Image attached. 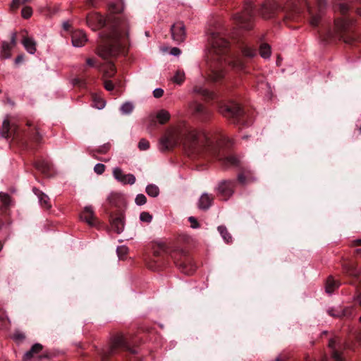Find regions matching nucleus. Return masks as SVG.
Here are the masks:
<instances>
[{"instance_id": "nucleus-1", "label": "nucleus", "mask_w": 361, "mask_h": 361, "mask_svg": "<svg viewBox=\"0 0 361 361\" xmlns=\"http://www.w3.org/2000/svg\"><path fill=\"white\" fill-rule=\"evenodd\" d=\"M232 141L223 133L210 135L192 128H172L160 138L159 149L162 152L178 147L185 155H207L213 158H236L228 154Z\"/></svg>"}, {"instance_id": "nucleus-2", "label": "nucleus", "mask_w": 361, "mask_h": 361, "mask_svg": "<svg viewBox=\"0 0 361 361\" xmlns=\"http://www.w3.org/2000/svg\"><path fill=\"white\" fill-rule=\"evenodd\" d=\"M87 25L92 30L104 27L99 33L97 54L104 59L125 52L129 47L128 23L123 16L104 18L99 13L93 12L86 17Z\"/></svg>"}, {"instance_id": "nucleus-3", "label": "nucleus", "mask_w": 361, "mask_h": 361, "mask_svg": "<svg viewBox=\"0 0 361 361\" xmlns=\"http://www.w3.org/2000/svg\"><path fill=\"white\" fill-rule=\"evenodd\" d=\"M334 9L341 16L335 19L334 30L329 26L322 23L320 13L315 14L309 9L310 25L314 28H318V33L324 42H327L336 37L346 44L354 45L357 40L355 20L350 16V6L345 2L338 1L334 4Z\"/></svg>"}, {"instance_id": "nucleus-4", "label": "nucleus", "mask_w": 361, "mask_h": 361, "mask_svg": "<svg viewBox=\"0 0 361 361\" xmlns=\"http://www.w3.org/2000/svg\"><path fill=\"white\" fill-rule=\"evenodd\" d=\"M208 42L210 45L208 58L211 61L208 79L215 83H223L226 80L225 67L243 71L244 62L233 56L230 50V42L219 32L212 31L209 33Z\"/></svg>"}, {"instance_id": "nucleus-5", "label": "nucleus", "mask_w": 361, "mask_h": 361, "mask_svg": "<svg viewBox=\"0 0 361 361\" xmlns=\"http://www.w3.org/2000/svg\"><path fill=\"white\" fill-rule=\"evenodd\" d=\"M172 259L176 267L183 274H192L196 266L188 252L180 248H172L164 243L158 244L153 248L152 255L145 259L147 267L154 271L162 270Z\"/></svg>"}, {"instance_id": "nucleus-6", "label": "nucleus", "mask_w": 361, "mask_h": 361, "mask_svg": "<svg viewBox=\"0 0 361 361\" xmlns=\"http://www.w3.org/2000/svg\"><path fill=\"white\" fill-rule=\"evenodd\" d=\"M0 134L6 139L11 137V147L20 150L34 149L42 140L37 126L30 121L23 128H19L6 118L3 121Z\"/></svg>"}, {"instance_id": "nucleus-7", "label": "nucleus", "mask_w": 361, "mask_h": 361, "mask_svg": "<svg viewBox=\"0 0 361 361\" xmlns=\"http://www.w3.org/2000/svg\"><path fill=\"white\" fill-rule=\"evenodd\" d=\"M282 13V19L284 23L290 27L295 28L292 23H299L302 17L299 8L295 5L288 6L282 8L281 6L275 0H266L259 9V15L264 19H272L279 18V13Z\"/></svg>"}, {"instance_id": "nucleus-8", "label": "nucleus", "mask_w": 361, "mask_h": 361, "mask_svg": "<svg viewBox=\"0 0 361 361\" xmlns=\"http://www.w3.org/2000/svg\"><path fill=\"white\" fill-rule=\"evenodd\" d=\"M106 201L108 204L103 205L104 212L108 215L111 229L121 233L125 226L126 201L121 195L114 193L108 197Z\"/></svg>"}, {"instance_id": "nucleus-9", "label": "nucleus", "mask_w": 361, "mask_h": 361, "mask_svg": "<svg viewBox=\"0 0 361 361\" xmlns=\"http://www.w3.org/2000/svg\"><path fill=\"white\" fill-rule=\"evenodd\" d=\"M219 112L228 118L231 122L240 127H247L252 123V112L242 107L241 105L234 101L220 104Z\"/></svg>"}, {"instance_id": "nucleus-10", "label": "nucleus", "mask_w": 361, "mask_h": 361, "mask_svg": "<svg viewBox=\"0 0 361 361\" xmlns=\"http://www.w3.org/2000/svg\"><path fill=\"white\" fill-rule=\"evenodd\" d=\"M192 93L194 100L190 104V109L193 116L202 122L209 121L212 117V111L198 102L197 99L201 98L207 102L215 99V94L200 85H195Z\"/></svg>"}, {"instance_id": "nucleus-11", "label": "nucleus", "mask_w": 361, "mask_h": 361, "mask_svg": "<svg viewBox=\"0 0 361 361\" xmlns=\"http://www.w3.org/2000/svg\"><path fill=\"white\" fill-rule=\"evenodd\" d=\"M133 345L134 342L130 341L124 335L117 334L111 337L107 349L101 350V359L102 361H109L111 356L120 352L135 354L137 351L133 348Z\"/></svg>"}, {"instance_id": "nucleus-12", "label": "nucleus", "mask_w": 361, "mask_h": 361, "mask_svg": "<svg viewBox=\"0 0 361 361\" xmlns=\"http://www.w3.org/2000/svg\"><path fill=\"white\" fill-rule=\"evenodd\" d=\"M343 272L348 278V283L355 287L356 300L361 307V272L352 263H345L343 265ZM359 321L361 322V317Z\"/></svg>"}, {"instance_id": "nucleus-13", "label": "nucleus", "mask_w": 361, "mask_h": 361, "mask_svg": "<svg viewBox=\"0 0 361 361\" xmlns=\"http://www.w3.org/2000/svg\"><path fill=\"white\" fill-rule=\"evenodd\" d=\"M255 9V7L253 3L246 4L244 11L242 13L235 15L236 23L245 30H251L253 27Z\"/></svg>"}, {"instance_id": "nucleus-14", "label": "nucleus", "mask_w": 361, "mask_h": 361, "mask_svg": "<svg viewBox=\"0 0 361 361\" xmlns=\"http://www.w3.org/2000/svg\"><path fill=\"white\" fill-rule=\"evenodd\" d=\"M217 166L222 170H228L231 169H239L240 172L238 175V181L241 185L247 184V174L245 169L241 167L240 159H218Z\"/></svg>"}, {"instance_id": "nucleus-15", "label": "nucleus", "mask_w": 361, "mask_h": 361, "mask_svg": "<svg viewBox=\"0 0 361 361\" xmlns=\"http://www.w3.org/2000/svg\"><path fill=\"white\" fill-rule=\"evenodd\" d=\"M236 182L234 180H223L216 187L217 196L220 200L226 201L234 193Z\"/></svg>"}, {"instance_id": "nucleus-16", "label": "nucleus", "mask_w": 361, "mask_h": 361, "mask_svg": "<svg viewBox=\"0 0 361 361\" xmlns=\"http://www.w3.org/2000/svg\"><path fill=\"white\" fill-rule=\"evenodd\" d=\"M172 38L174 41L182 42L184 41L186 34L185 27L183 22L178 21L171 27Z\"/></svg>"}, {"instance_id": "nucleus-17", "label": "nucleus", "mask_w": 361, "mask_h": 361, "mask_svg": "<svg viewBox=\"0 0 361 361\" xmlns=\"http://www.w3.org/2000/svg\"><path fill=\"white\" fill-rule=\"evenodd\" d=\"M329 348L331 349V357L334 361H345L341 351V345L337 344L334 338H331L329 341Z\"/></svg>"}, {"instance_id": "nucleus-18", "label": "nucleus", "mask_w": 361, "mask_h": 361, "mask_svg": "<svg viewBox=\"0 0 361 361\" xmlns=\"http://www.w3.org/2000/svg\"><path fill=\"white\" fill-rule=\"evenodd\" d=\"M183 164L197 171H204L209 167V161L207 159H187Z\"/></svg>"}, {"instance_id": "nucleus-19", "label": "nucleus", "mask_w": 361, "mask_h": 361, "mask_svg": "<svg viewBox=\"0 0 361 361\" xmlns=\"http://www.w3.org/2000/svg\"><path fill=\"white\" fill-rule=\"evenodd\" d=\"M32 165L45 175H49L51 170V164L48 159H33Z\"/></svg>"}, {"instance_id": "nucleus-20", "label": "nucleus", "mask_w": 361, "mask_h": 361, "mask_svg": "<svg viewBox=\"0 0 361 361\" xmlns=\"http://www.w3.org/2000/svg\"><path fill=\"white\" fill-rule=\"evenodd\" d=\"M114 176L116 179L123 183L133 185L135 182V177L133 174L129 173L125 175L119 168H116L114 170Z\"/></svg>"}, {"instance_id": "nucleus-21", "label": "nucleus", "mask_w": 361, "mask_h": 361, "mask_svg": "<svg viewBox=\"0 0 361 361\" xmlns=\"http://www.w3.org/2000/svg\"><path fill=\"white\" fill-rule=\"evenodd\" d=\"M94 81V78H90L84 75L81 77L74 78L73 80V85L80 89L87 90L89 86L91 85Z\"/></svg>"}, {"instance_id": "nucleus-22", "label": "nucleus", "mask_w": 361, "mask_h": 361, "mask_svg": "<svg viewBox=\"0 0 361 361\" xmlns=\"http://www.w3.org/2000/svg\"><path fill=\"white\" fill-rule=\"evenodd\" d=\"M214 196L208 193H204L200 197L197 207L202 210H207L212 204Z\"/></svg>"}, {"instance_id": "nucleus-23", "label": "nucleus", "mask_w": 361, "mask_h": 361, "mask_svg": "<svg viewBox=\"0 0 361 361\" xmlns=\"http://www.w3.org/2000/svg\"><path fill=\"white\" fill-rule=\"evenodd\" d=\"M0 200L2 203V205L0 207V212L1 214L6 216L8 214V211L11 205V197L7 193L1 192Z\"/></svg>"}, {"instance_id": "nucleus-24", "label": "nucleus", "mask_w": 361, "mask_h": 361, "mask_svg": "<svg viewBox=\"0 0 361 361\" xmlns=\"http://www.w3.org/2000/svg\"><path fill=\"white\" fill-rule=\"evenodd\" d=\"M71 38L73 45L78 47L83 46L87 41L85 34L81 30L74 32Z\"/></svg>"}, {"instance_id": "nucleus-25", "label": "nucleus", "mask_w": 361, "mask_h": 361, "mask_svg": "<svg viewBox=\"0 0 361 361\" xmlns=\"http://www.w3.org/2000/svg\"><path fill=\"white\" fill-rule=\"evenodd\" d=\"M80 219L90 226L94 224L95 218L91 207H85L83 212L80 214Z\"/></svg>"}, {"instance_id": "nucleus-26", "label": "nucleus", "mask_w": 361, "mask_h": 361, "mask_svg": "<svg viewBox=\"0 0 361 361\" xmlns=\"http://www.w3.org/2000/svg\"><path fill=\"white\" fill-rule=\"evenodd\" d=\"M123 9V4L122 0H116L115 2H109L108 4V10L111 14L110 16H115L114 14H118Z\"/></svg>"}, {"instance_id": "nucleus-27", "label": "nucleus", "mask_w": 361, "mask_h": 361, "mask_svg": "<svg viewBox=\"0 0 361 361\" xmlns=\"http://www.w3.org/2000/svg\"><path fill=\"white\" fill-rule=\"evenodd\" d=\"M43 348L40 343L34 344L30 350H28L23 356V361H31L35 354L39 353Z\"/></svg>"}, {"instance_id": "nucleus-28", "label": "nucleus", "mask_w": 361, "mask_h": 361, "mask_svg": "<svg viewBox=\"0 0 361 361\" xmlns=\"http://www.w3.org/2000/svg\"><path fill=\"white\" fill-rule=\"evenodd\" d=\"M22 44L25 47V49L30 54H34L36 51V42L35 40L27 36H23L22 39Z\"/></svg>"}, {"instance_id": "nucleus-29", "label": "nucleus", "mask_w": 361, "mask_h": 361, "mask_svg": "<svg viewBox=\"0 0 361 361\" xmlns=\"http://www.w3.org/2000/svg\"><path fill=\"white\" fill-rule=\"evenodd\" d=\"M339 286L340 283L335 281L331 276H330L326 280V291L328 293H331L335 289L338 288Z\"/></svg>"}, {"instance_id": "nucleus-30", "label": "nucleus", "mask_w": 361, "mask_h": 361, "mask_svg": "<svg viewBox=\"0 0 361 361\" xmlns=\"http://www.w3.org/2000/svg\"><path fill=\"white\" fill-rule=\"evenodd\" d=\"M170 118L169 112L164 109L160 110L157 114V119L161 125L166 123L170 120Z\"/></svg>"}, {"instance_id": "nucleus-31", "label": "nucleus", "mask_w": 361, "mask_h": 361, "mask_svg": "<svg viewBox=\"0 0 361 361\" xmlns=\"http://www.w3.org/2000/svg\"><path fill=\"white\" fill-rule=\"evenodd\" d=\"M271 54V49L267 43H262L259 46V54L264 59H268Z\"/></svg>"}, {"instance_id": "nucleus-32", "label": "nucleus", "mask_w": 361, "mask_h": 361, "mask_svg": "<svg viewBox=\"0 0 361 361\" xmlns=\"http://www.w3.org/2000/svg\"><path fill=\"white\" fill-rule=\"evenodd\" d=\"M11 49L12 47H11L9 43L6 42H3L1 46V57L2 59H8L11 55Z\"/></svg>"}, {"instance_id": "nucleus-33", "label": "nucleus", "mask_w": 361, "mask_h": 361, "mask_svg": "<svg viewBox=\"0 0 361 361\" xmlns=\"http://www.w3.org/2000/svg\"><path fill=\"white\" fill-rule=\"evenodd\" d=\"M92 106L98 109H102L105 106V101L95 94H92Z\"/></svg>"}, {"instance_id": "nucleus-34", "label": "nucleus", "mask_w": 361, "mask_h": 361, "mask_svg": "<svg viewBox=\"0 0 361 361\" xmlns=\"http://www.w3.org/2000/svg\"><path fill=\"white\" fill-rule=\"evenodd\" d=\"M185 76L184 71L183 70H177L175 75L171 80L173 82L180 85L185 81Z\"/></svg>"}, {"instance_id": "nucleus-35", "label": "nucleus", "mask_w": 361, "mask_h": 361, "mask_svg": "<svg viewBox=\"0 0 361 361\" xmlns=\"http://www.w3.org/2000/svg\"><path fill=\"white\" fill-rule=\"evenodd\" d=\"M146 192L148 195L156 197L159 194V188L154 184H149L146 188Z\"/></svg>"}, {"instance_id": "nucleus-36", "label": "nucleus", "mask_w": 361, "mask_h": 361, "mask_svg": "<svg viewBox=\"0 0 361 361\" xmlns=\"http://www.w3.org/2000/svg\"><path fill=\"white\" fill-rule=\"evenodd\" d=\"M116 73L114 64L111 62L108 63L106 69L104 71V77L112 78Z\"/></svg>"}, {"instance_id": "nucleus-37", "label": "nucleus", "mask_w": 361, "mask_h": 361, "mask_svg": "<svg viewBox=\"0 0 361 361\" xmlns=\"http://www.w3.org/2000/svg\"><path fill=\"white\" fill-rule=\"evenodd\" d=\"M217 229L218 231L220 233L221 235L222 236V238H224V240L226 243H229L231 240L232 237L231 234L228 233L226 226H219Z\"/></svg>"}, {"instance_id": "nucleus-38", "label": "nucleus", "mask_w": 361, "mask_h": 361, "mask_svg": "<svg viewBox=\"0 0 361 361\" xmlns=\"http://www.w3.org/2000/svg\"><path fill=\"white\" fill-rule=\"evenodd\" d=\"M9 325V319L6 312L0 310V328L7 329Z\"/></svg>"}, {"instance_id": "nucleus-39", "label": "nucleus", "mask_w": 361, "mask_h": 361, "mask_svg": "<svg viewBox=\"0 0 361 361\" xmlns=\"http://www.w3.org/2000/svg\"><path fill=\"white\" fill-rule=\"evenodd\" d=\"M241 51L245 56L250 57V58L255 56L257 53V51L255 49L250 47L247 45H244L242 47Z\"/></svg>"}, {"instance_id": "nucleus-40", "label": "nucleus", "mask_w": 361, "mask_h": 361, "mask_svg": "<svg viewBox=\"0 0 361 361\" xmlns=\"http://www.w3.org/2000/svg\"><path fill=\"white\" fill-rule=\"evenodd\" d=\"M354 316V308L353 307H341V318L350 319Z\"/></svg>"}, {"instance_id": "nucleus-41", "label": "nucleus", "mask_w": 361, "mask_h": 361, "mask_svg": "<svg viewBox=\"0 0 361 361\" xmlns=\"http://www.w3.org/2000/svg\"><path fill=\"white\" fill-rule=\"evenodd\" d=\"M39 201L43 207L46 209H49L51 207V204L49 203V198L46 194L43 193L42 195H41V196L39 197Z\"/></svg>"}, {"instance_id": "nucleus-42", "label": "nucleus", "mask_w": 361, "mask_h": 361, "mask_svg": "<svg viewBox=\"0 0 361 361\" xmlns=\"http://www.w3.org/2000/svg\"><path fill=\"white\" fill-rule=\"evenodd\" d=\"M133 105L131 103L126 102L121 106V111L123 114H129L133 111Z\"/></svg>"}, {"instance_id": "nucleus-43", "label": "nucleus", "mask_w": 361, "mask_h": 361, "mask_svg": "<svg viewBox=\"0 0 361 361\" xmlns=\"http://www.w3.org/2000/svg\"><path fill=\"white\" fill-rule=\"evenodd\" d=\"M109 148H110V145L109 144H105L103 146H102L99 148H98L97 149L93 150L92 156L96 157L97 156L96 154H95L96 152L98 153V154H104L106 153L109 150Z\"/></svg>"}, {"instance_id": "nucleus-44", "label": "nucleus", "mask_w": 361, "mask_h": 361, "mask_svg": "<svg viewBox=\"0 0 361 361\" xmlns=\"http://www.w3.org/2000/svg\"><path fill=\"white\" fill-rule=\"evenodd\" d=\"M140 219L141 221L150 223L152 220V216L147 212H142L140 213Z\"/></svg>"}, {"instance_id": "nucleus-45", "label": "nucleus", "mask_w": 361, "mask_h": 361, "mask_svg": "<svg viewBox=\"0 0 361 361\" xmlns=\"http://www.w3.org/2000/svg\"><path fill=\"white\" fill-rule=\"evenodd\" d=\"M117 255L120 259H123L128 252V248L126 246H119L116 250Z\"/></svg>"}, {"instance_id": "nucleus-46", "label": "nucleus", "mask_w": 361, "mask_h": 361, "mask_svg": "<svg viewBox=\"0 0 361 361\" xmlns=\"http://www.w3.org/2000/svg\"><path fill=\"white\" fill-rule=\"evenodd\" d=\"M32 14V9L31 7L25 6L23 8V9L21 11V15H22L23 18L27 19L31 17Z\"/></svg>"}, {"instance_id": "nucleus-47", "label": "nucleus", "mask_w": 361, "mask_h": 361, "mask_svg": "<svg viewBox=\"0 0 361 361\" xmlns=\"http://www.w3.org/2000/svg\"><path fill=\"white\" fill-rule=\"evenodd\" d=\"M31 0H13L11 4V9L12 10H16L18 8L20 5L21 4H25L27 3H29Z\"/></svg>"}, {"instance_id": "nucleus-48", "label": "nucleus", "mask_w": 361, "mask_h": 361, "mask_svg": "<svg viewBox=\"0 0 361 361\" xmlns=\"http://www.w3.org/2000/svg\"><path fill=\"white\" fill-rule=\"evenodd\" d=\"M138 147L140 150H146L149 147V142L145 138L140 140Z\"/></svg>"}, {"instance_id": "nucleus-49", "label": "nucleus", "mask_w": 361, "mask_h": 361, "mask_svg": "<svg viewBox=\"0 0 361 361\" xmlns=\"http://www.w3.org/2000/svg\"><path fill=\"white\" fill-rule=\"evenodd\" d=\"M135 201L137 205H143L147 202V197L143 194H138Z\"/></svg>"}, {"instance_id": "nucleus-50", "label": "nucleus", "mask_w": 361, "mask_h": 361, "mask_svg": "<svg viewBox=\"0 0 361 361\" xmlns=\"http://www.w3.org/2000/svg\"><path fill=\"white\" fill-rule=\"evenodd\" d=\"M329 314L334 317L341 318V307H339L336 309H331L329 310Z\"/></svg>"}, {"instance_id": "nucleus-51", "label": "nucleus", "mask_w": 361, "mask_h": 361, "mask_svg": "<svg viewBox=\"0 0 361 361\" xmlns=\"http://www.w3.org/2000/svg\"><path fill=\"white\" fill-rule=\"evenodd\" d=\"M316 1H317V5L318 7V9H319V12L321 13L322 11V10L326 8V4H327V1L326 0H316Z\"/></svg>"}, {"instance_id": "nucleus-52", "label": "nucleus", "mask_w": 361, "mask_h": 361, "mask_svg": "<svg viewBox=\"0 0 361 361\" xmlns=\"http://www.w3.org/2000/svg\"><path fill=\"white\" fill-rule=\"evenodd\" d=\"M104 169L105 166L102 164H97L95 165L94 168V172L97 173V174H102L104 171Z\"/></svg>"}, {"instance_id": "nucleus-53", "label": "nucleus", "mask_w": 361, "mask_h": 361, "mask_svg": "<svg viewBox=\"0 0 361 361\" xmlns=\"http://www.w3.org/2000/svg\"><path fill=\"white\" fill-rule=\"evenodd\" d=\"M104 88L108 91H111L114 89V85L111 80H106L104 82Z\"/></svg>"}, {"instance_id": "nucleus-54", "label": "nucleus", "mask_w": 361, "mask_h": 361, "mask_svg": "<svg viewBox=\"0 0 361 361\" xmlns=\"http://www.w3.org/2000/svg\"><path fill=\"white\" fill-rule=\"evenodd\" d=\"M188 221H190L192 228H197L200 227V224L198 223L197 220L195 217H193V216L189 217Z\"/></svg>"}, {"instance_id": "nucleus-55", "label": "nucleus", "mask_w": 361, "mask_h": 361, "mask_svg": "<svg viewBox=\"0 0 361 361\" xmlns=\"http://www.w3.org/2000/svg\"><path fill=\"white\" fill-rule=\"evenodd\" d=\"M164 94V90L161 88L155 89L153 92V95L155 98H160Z\"/></svg>"}, {"instance_id": "nucleus-56", "label": "nucleus", "mask_w": 361, "mask_h": 361, "mask_svg": "<svg viewBox=\"0 0 361 361\" xmlns=\"http://www.w3.org/2000/svg\"><path fill=\"white\" fill-rule=\"evenodd\" d=\"M14 338L16 341H22L25 338V336L23 333L17 332L14 334Z\"/></svg>"}, {"instance_id": "nucleus-57", "label": "nucleus", "mask_w": 361, "mask_h": 361, "mask_svg": "<svg viewBox=\"0 0 361 361\" xmlns=\"http://www.w3.org/2000/svg\"><path fill=\"white\" fill-rule=\"evenodd\" d=\"M245 173L247 174V180L248 182V183H252V182H254L255 180V177L252 176V174L251 173V172L250 171H247L246 169H245Z\"/></svg>"}, {"instance_id": "nucleus-58", "label": "nucleus", "mask_w": 361, "mask_h": 361, "mask_svg": "<svg viewBox=\"0 0 361 361\" xmlns=\"http://www.w3.org/2000/svg\"><path fill=\"white\" fill-rule=\"evenodd\" d=\"M16 44V33H13L11 36V47H12V48L13 47H15Z\"/></svg>"}, {"instance_id": "nucleus-59", "label": "nucleus", "mask_w": 361, "mask_h": 361, "mask_svg": "<svg viewBox=\"0 0 361 361\" xmlns=\"http://www.w3.org/2000/svg\"><path fill=\"white\" fill-rule=\"evenodd\" d=\"M171 54L174 56H178L180 54V50L177 47H173L171 50Z\"/></svg>"}, {"instance_id": "nucleus-60", "label": "nucleus", "mask_w": 361, "mask_h": 361, "mask_svg": "<svg viewBox=\"0 0 361 361\" xmlns=\"http://www.w3.org/2000/svg\"><path fill=\"white\" fill-rule=\"evenodd\" d=\"M32 191L38 197V198L41 196V195L44 193L37 188H33Z\"/></svg>"}, {"instance_id": "nucleus-61", "label": "nucleus", "mask_w": 361, "mask_h": 361, "mask_svg": "<svg viewBox=\"0 0 361 361\" xmlns=\"http://www.w3.org/2000/svg\"><path fill=\"white\" fill-rule=\"evenodd\" d=\"M353 246H361V239H357L353 241Z\"/></svg>"}, {"instance_id": "nucleus-62", "label": "nucleus", "mask_w": 361, "mask_h": 361, "mask_svg": "<svg viewBox=\"0 0 361 361\" xmlns=\"http://www.w3.org/2000/svg\"><path fill=\"white\" fill-rule=\"evenodd\" d=\"M87 63L90 66H94V60L92 59H87Z\"/></svg>"}, {"instance_id": "nucleus-63", "label": "nucleus", "mask_w": 361, "mask_h": 361, "mask_svg": "<svg viewBox=\"0 0 361 361\" xmlns=\"http://www.w3.org/2000/svg\"><path fill=\"white\" fill-rule=\"evenodd\" d=\"M23 56L19 55V56H18L16 57V60H15V63H20V62L23 61Z\"/></svg>"}, {"instance_id": "nucleus-64", "label": "nucleus", "mask_w": 361, "mask_h": 361, "mask_svg": "<svg viewBox=\"0 0 361 361\" xmlns=\"http://www.w3.org/2000/svg\"><path fill=\"white\" fill-rule=\"evenodd\" d=\"M70 27H71V25H70V24L68 23H63V28H64V30H69Z\"/></svg>"}]
</instances>
